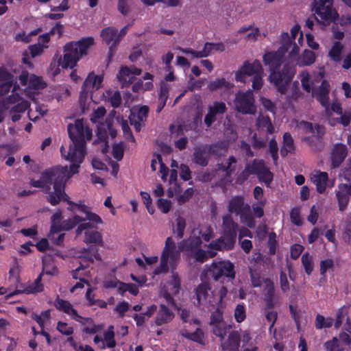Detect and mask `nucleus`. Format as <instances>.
<instances>
[{"label": "nucleus", "instance_id": "obj_1", "mask_svg": "<svg viewBox=\"0 0 351 351\" xmlns=\"http://www.w3.org/2000/svg\"><path fill=\"white\" fill-rule=\"evenodd\" d=\"M238 226L230 215L223 217L222 234L220 238L209 243L207 250L201 249L202 239L208 242L213 237V232L210 228L202 231L199 228H194L187 239H184L178 244L171 237H168L160 257V265L154 270V274L167 273L169 268L174 269L180 260L181 251L189 256H193L196 261L204 262L208 258L215 256L217 251L233 248L236 241Z\"/></svg>", "mask_w": 351, "mask_h": 351}, {"label": "nucleus", "instance_id": "obj_2", "mask_svg": "<svg viewBox=\"0 0 351 351\" xmlns=\"http://www.w3.org/2000/svg\"><path fill=\"white\" fill-rule=\"evenodd\" d=\"M281 46L276 52H268L263 56V60L265 66H268L270 70L269 80L274 84L278 92L282 94L287 93V87L295 73L293 66L285 65L282 71L277 72L282 62V58L286 52L291 58L296 56L303 45V34L300 32V26L295 25L290 33L284 32L280 35Z\"/></svg>", "mask_w": 351, "mask_h": 351}, {"label": "nucleus", "instance_id": "obj_3", "mask_svg": "<svg viewBox=\"0 0 351 351\" xmlns=\"http://www.w3.org/2000/svg\"><path fill=\"white\" fill-rule=\"evenodd\" d=\"M71 162L69 168L67 166H56L44 171V178H48L49 184H53V191L47 196V201L53 206L58 204L61 200L67 201L68 196L64 192L66 182L75 173L82 162L65 159Z\"/></svg>", "mask_w": 351, "mask_h": 351}, {"label": "nucleus", "instance_id": "obj_4", "mask_svg": "<svg viewBox=\"0 0 351 351\" xmlns=\"http://www.w3.org/2000/svg\"><path fill=\"white\" fill-rule=\"evenodd\" d=\"M69 137L72 141L68 151L62 146L60 152L64 159L83 162L85 156V143L92 136L91 130L84 125L82 119H77L67 127Z\"/></svg>", "mask_w": 351, "mask_h": 351}, {"label": "nucleus", "instance_id": "obj_5", "mask_svg": "<svg viewBox=\"0 0 351 351\" xmlns=\"http://www.w3.org/2000/svg\"><path fill=\"white\" fill-rule=\"evenodd\" d=\"M299 77L303 89L308 93L311 92L312 96L315 97L328 111L330 107V86L328 82L322 80V74L319 73L316 77H313L306 71H303L300 73Z\"/></svg>", "mask_w": 351, "mask_h": 351}, {"label": "nucleus", "instance_id": "obj_6", "mask_svg": "<svg viewBox=\"0 0 351 351\" xmlns=\"http://www.w3.org/2000/svg\"><path fill=\"white\" fill-rule=\"evenodd\" d=\"M94 43L92 37L82 38L77 42H71L64 47V56L61 60V66L64 69H73L77 62L84 55H86L88 49Z\"/></svg>", "mask_w": 351, "mask_h": 351}, {"label": "nucleus", "instance_id": "obj_7", "mask_svg": "<svg viewBox=\"0 0 351 351\" xmlns=\"http://www.w3.org/2000/svg\"><path fill=\"white\" fill-rule=\"evenodd\" d=\"M263 75L264 70L260 61L255 60L252 62L245 61L236 72L235 79L237 82L245 83L247 78L252 76V88L258 90L263 84Z\"/></svg>", "mask_w": 351, "mask_h": 351}, {"label": "nucleus", "instance_id": "obj_8", "mask_svg": "<svg viewBox=\"0 0 351 351\" xmlns=\"http://www.w3.org/2000/svg\"><path fill=\"white\" fill-rule=\"evenodd\" d=\"M70 206L69 210L75 211L76 209L85 214L84 217H81L79 215H74L73 217L62 221V230H69L74 228L77 224L84 222L86 220L92 222L93 223L101 224L103 223L101 218L97 214L92 213L89 207L84 204H75L67 199L66 201Z\"/></svg>", "mask_w": 351, "mask_h": 351}, {"label": "nucleus", "instance_id": "obj_9", "mask_svg": "<svg viewBox=\"0 0 351 351\" xmlns=\"http://www.w3.org/2000/svg\"><path fill=\"white\" fill-rule=\"evenodd\" d=\"M102 82L103 77L95 75L93 73H89L86 78L79 98L80 108L83 113L88 110L91 103V97L89 95V93L100 88L102 86Z\"/></svg>", "mask_w": 351, "mask_h": 351}, {"label": "nucleus", "instance_id": "obj_10", "mask_svg": "<svg viewBox=\"0 0 351 351\" xmlns=\"http://www.w3.org/2000/svg\"><path fill=\"white\" fill-rule=\"evenodd\" d=\"M311 10L321 20L326 22H334L339 16L333 8V0H314Z\"/></svg>", "mask_w": 351, "mask_h": 351}, {"label": "nucleus", "instance_id": "obj_11", "mask_svg": "<svg viewBox=\"0 0 351 351\" xmlns=\"http://www.w3.org/2000/svg\"><path fill=\"white\" fill-rule=\"evenodd\" d=\"M256 174L258 179L263 182L266 186H269L273 180V174L265 166L263 160H254L252 164L246 165L244 171L241 173L242 180H245L249 175Z\"/></svg>", "mask_w": 351, "mask_h": 351}, {"label": "nucleus", "instance_id": "obj_12", "mask_svg": "<svg viewBox=\"0 0 351 351\" xmlns=\"http://www.w3.org/2000/svg\"><path fill=\"white\" fill-rule=\"evenodd\" d=\"M19 81L23 86H27L25 88V93L29 97L33 99V95L46 86L45 82L40 77L34 74H29L27 71H22L20 74Z\"/></svg>", "mask_w": 351, "mask_h": 351}, {"label": "nucleus", "instance_id": "obj_13", "mask_svg": "<svg viewBox=\"0 0 351 351\" xmlns=\"http://www.w3.org/2000/svg\"><path fill=\"white\" fill-rule=\"evenodd\" d=\"M234 104L237 111L243 114H254L256 108L252 90L239 92L235 98Z\"/></svg>", "mask_w": 351, "mask_h": 351}, {"label": "nucleus", "instance_id": "obj_14", "mask_svg": "<svg viewBox=\"0 0 351 351\" xmlns=\"http://www.w3.org/2000/svg\"><path fill=\"white\" fill-rule=\"evenodd\" d=\"M209 272L215 280L222 276L232 278L234 277L233 264L226 261L213 262L209 268Z\"/></svg>", "mask_w": 351, "mask_h": 351}, {"label": "nucleus", "instance_id": "obj_15", "mask_svg": "<svg viewBox=\"0 0 351 351\" xmlns=\"http://www.w3.org/2000/svg\"><path fill=\"white\" fill-rule=\"evenodd\" d=\"M237 160L234 156H230L225 165H218L215 174L205 173L202 176L201 180L204 182L211 180L215 177L229 178L235 170Z\"/></svg>", "mask_w": 351, "mask_h": 351}, {"label": "nucleus", "instance_id": "obj_16", "mask_svg": "<svg viewBox=\"0 0 351 351\" xmlns=\"http://www.w3.org/2000/svg\"><path fill=\"white\" fill-rule=\"evenodd\" d=\"M54 306L58 310L71 316L76 322L82 324L91 322L90 318H85L79 315L77 311L69 301L60 299L58 296L55 300Z\"/></svg>", "mask_w": 351, "mask_h": 351}, {"label": "nucleus", "instance_id": "obj_17", "mask_svg": "<svg viewBox=\"0 0 351 351\" xmlns=\"http://www.w3.org/2000/svg\"><path fill=\"white\" fill-rule=\"evenodd\" d=\"M149 108L147 106L134 107L129 116L130 123L134 125L136 132L141 131L147 120Z\"/></svg>", "mask_w": 351, "mask_h": 351}, {"label": "nucleus", "instance_id": "obj_18", "mask_svg": "<svg viewBox=\"0 0 351 351\" xmlns=\"http://www.w3.org/2000/svg\"><path fill=\"white\" fill-rule=\"evenodd\" d=\"M101 37L103 43L109 47V57L110 58L121 41L118 30L112 27H106L101 32Z\"/></svg>", "mask_w": 351, "mask_h": 351}, {"label": "nucleus", "instance_id": "obj_19", "mask_svg": "<svg viewBox=\"0 0 351 351\" xmlns=\"http://www.w3.org/2000/svg\"><path fill=\"white\" fill-rule=\"evenodd\" d=\"M311 180L316 186L317 191L322 193L326 187L332 188L335 184V180H329L326 172L314 171L311 174Z\"/></svg>", "mask_w": 351, "mask_h": 351}, {"label": "nucleus", "instance_id": "obj_20", "mask_svg": "<svg viewBox=\"0 0 351 351\" xmlns=\"http://www.w3.org/2000/svg\"><path fill=\"white\" fill-rule=\"evenodd\" d=\"M93 224L90 221L82 223L77 226L75 232L79 235L85 231L84 241L86 243L99 244L101 242V236L97 230H91Z\"/></svg>", "mask_w": 351, "mask_h": 351}, {"label": "nucleus", "instance_id": "obj_21", "mask_svg": "<svg viewBox=\"0 0 351 351\" xmlns=\"http://www.w3.org/2000/svg\"><path fill=\"white\" fill-rule=\"evenodd\" d=\"M93 341L100 349L114 348L116 346L114 326H110L108 330L104 332L103 337L96 335L93 339Z\"/></svg>", "mask_w": 351, "mask_h": 351}, {"label": "nucleus", "instance_id": "obj_22", "mask_svg": "<svg viewBox=\"0 0 351 351\" xmlns=\"http://www.w3.org/2000/svg\"><path fill=\"white\" fill-rule=\"evenodd\" d=\"M263 300L267 308H273L276 304L274 282L268 278L263 280Z\"/></svg>", "mask_w": 351, "mask_h": 351}, {"label": "nucleus", "instance_id": "obj_23", "mask_svg": "<svg viewBox=\"0 0 351 351\" xmlns=\"http://www.w3.org/2000/svg\"><path fill=\"white\" fill-rule=\"evenodd\" d=\"M141 73V69H140L136 67L130 69L127 66H122L117 75V78L123 87L132 83L134 76L139 75Z\"/></svg>", "mask_w": 351, "mask_h": 351}, {"label": "nucleus", "instance_id": "obj_24", "mask_svg": "<svg viewBox=\"0 0 351 351\" xmlns=\"http://www.w3.org/2000/svg\"><path fill=\"white\" fill-rule=\"evenodd\" d=\"M226 110V106L223 102L215 101L208 107V112L204 118V123L210 127L217 118L222 115Z\"/></svg>", "mask_w": 351, "mask_h": 351}, {"label": "nucleus", "instance_id": "obj_25", "mask_svg": "<svg viewBox=\"0 0 351 351\" xmlns=\"http://www.w3.org/2000/svg\"><path fill=\"white\" fill-rule=\"evenodd\" d=\"M335 192L339 210L343 211L346 208L351 196V184H339Z\"/></svg>", "mask_w": 351, "mask_h": 351}, {"label": "nucleus", "instance_id": "obj_26", "mask_svg": "<svg viewBox=\"0 0 351 351\" xmlns=\"http://www.w3.org/2000/svg\"><path fill=\"white\" fill-rule=\"evenodd\" d=\"M173 312L165 304H160L157 308L154 322L157 326H162L171 322L174 318Z\"/></svg>", "mask_w": 351, "mask_h": 351}, {"label": "nucleus", "instance_id": "obj_27", "mask_svg": "<svg viewBox=\"0 0 351 351\" xmlns=\"http://www.w3.org/2000/svg\"><path fill=\"white\" fill-rule=\"evenodd\" d=\"M228 209L230 213L240 215L243 214V213H247L250 209V206L247 204H245L242 197L236 196L232 197L229 202Z\"/></svg>", "mask_w": 351, "mask_h": 351}, {"label": "nucleus", "instance_id": "obj_28", "mask_svg": "<svg viewBox=\"0 0 351 351\" xmlns=\"http://www.w3.org/2000/svg\"><path fill=\"white\" fill-rule=\"evenodd\" d=\"M347 155V149L346 145L342 144H336L331 152V166L336 168L340 165Z\"/></svg>", "mask_w": 351, "mask_h": 351}, {"label": "nucleus", "instance_id": "obj_29", "mask_svg": "<svg viewBox=\"0 0 351 351\" xmlns=\"http://www.w3.org/2000/svg\"><path fill=\"white\" fill-rule=\"evenodd\" d=\"M210 287L208 284L202 283L196 289L197 300L199 304H209L215 306V302L213 296L209 295Z\"/></svg>", "mask_w": 351, "mask_h": 351}, {"label": "nucleus", "instance_id": "obj_30", "mask_svg": "<svg viewBox=\"0 0 351 351\" xmlns=\"http://www.w3.org/2000/svg\"><path fill=\"white\" fill-rule=\"evenodd\" d=\"M240 335L237 331H232L226 340L221 341L224 351H238L240 346Z\"/></svg>", "mask_w": 351, "mask_h": 351}, {"label": "nucleus", "instance_id": "obj_31", "mask_svg": "<svg viewBox=\"0 0 351 351\" xmlns=\"http://www.w3.org/2000/svg\"><path fill=\"white\" fill-rule=\"evenodd\" d=\"M13 83V76L5 69H0V96L7 94Z\"/></svg>", "mask_w": 351, "mask_h": 351}, {"label": "nucleus", "instance_id": "obj_32", "mask_svg": "<svg viewBox=\"0 0 351 351\" xmlns=\"http://www.w3.org/2000/svg\"><path fill=\"white\" fill-rule=\"evenodd\" d=\"M43 273H41L37 278L34 280V282L27 287L23 291H15L12 293H10L7 295V297H11L14 295L19 294L20 293H25L27 294L30 293H35L40 292L43 290V285L41 283V278H42Z\"/></svg>", "mask_w": 351, "mask_h": 351}, {"label": "nucleus", "instance_id": "obj_33", "mask_svg": "<svg viewBox=\"0 0 351 351\" xmlns=\"http://www.w3.org/2000/svg\"><path fill=\"white\" fill-rule=\"evenodd\" d=\"M256 127L258 130L266 131L269 134L274 132V127L269 117L260 114L256 121Z\"/></svg>", "mask_w": 351, "mask_h": 351}, {"label": "nucleus", "instance_id": "obj_34", "mask_svg": "<svg viewBox=\"0 0 351 351\" xmlns=\"http://www.w3.org/2000/svg\"><path fill=\"white\" fill-rule=\"evenodd\" d=\"M315 53L308 49H305L302 53L297 58L296 64L299 66H309L315 62Z\"/></svg>", "mask_w": 351, "mask_h": 351}, {"label": "nucleus", "instance_id": "obj_35", "mask_svg": "<svg viewBox=\"0 0 351 351\" xmlns=\"http://www.w3.org/2000/svg\"><path fill=\"white\" fill-rule=\"evenodd\" d=\"M295 127L305 132L319 135L323 133V128L319 125L313 126L312 123L304 121H296Z\"/></svg>", "mask_w": 351, "mask_h": 351}, {"label": "nucleus", "instance_id": "obj_36", "mask_svg": "<svg viewBox=\"0 0 351 351\" xmlns=\"http://www.w3.org/2000/svg\"><path fill=\"white\" fill-rule=\"evenodd\" d=\"M182 337L200 344H204V334L202 329L197 328L194 332H189L186 329H182L180 332Z\"/></svg>", "mask_w": 351, "mask_h": 351}, {"label": "nucleus", "instance_id": "obj_37", "mask_svg": "<svg viewBox=\"0 0 351 351\" xmlns=\"http://www.w3.org/2000/svg\"><path fill=\"white\" fill-rule=\"evenodd\" d=\"M62 212L58 210L51 217L50 235L54 234L62 230Z\"/></svg>", "mask_w": 351, "mask_h": 351}, {"label": "nucleus", "instance_id": "obj_38", "mask_svg": "<svg viewBox=\"0 0 351 351\" xmlns=\"http://www.w3.org/2000/svg\"><path fill=\"white\" fill-rule=\"evenodd\" d=\"M105 100L110 104L113 108H117L121 103V97L119 91L106 90L104 94Z\"/></svg>", "mask_w": 351, "mask_h": 351}, {"label": "nucleus", "instance_id": "obj_39", "mask_svg": "<svg viewBox=\"0 0 351 351\" xmlns=\"http://www.w3.org/2000/svg\"><path fill=\"white\" fill-rule=\"evenodd\" d=\"M169 88L166 84H162L160 86V92L158 95V106L156 109V112L158 113L160 112L164 106L166 104V102L167 101L168 97H169Z\"/></svg>", "mask_w": 351, "mask_h": 351}, {"label": "nucleus", "instance_id": "obj_40", "mask_svg": "<svg viewBox=\"0 0 351 351\" xmlns=\"http://www.w3.org/2000/svg\"><path fill=\"white\" fill-rule=\"evenodd\" d=\"M226 49V47L222 43H206L203 48V54L204 57H208L213 51L222 52Z\"/></svg>", "mask_w": 351, "mask_h": 351}, {"label": "nucleus", "instance_id": "obj_41", "mask_svg": "<svg viewBox=\"0 0 351 351\" xmlns=\"http://www.w3.org/2000/svg\"><path fill=\"white\" fill-rule=\"evenodd\" d=\"M294 150L293 139L291 134L286 132L283 135V143L281 149V155L285 156L288 153H291Z\"/></svg>", "mask_w": 351, "mask_h": 351}, {"label": "nucleus", "instance_id": "obj_42", "mask_svg": "<svg viewBox=\"0 0 351 351\" xmlns=\"http://www.w3.org/2000/svg\"><path fill=\"white\" fill-rule=\"evenodd\" d=\"M343 49V45L340 42H335L328 51V56L335 62H339Z\"/></svg>", "mask_w": 351, "mask_h": 351}, {"label": "nucleus", "instance_id": "obj_43", "mask_svg": "<svg viewBox=\"0 0 351 351\" xmlns=\"http://www.w3.org/2000/svg\"><path fill=\"white\" fill-rule=\"evenodd\" d=\"M180 316L184 324H189L190 325L193 324L197 326L200 325V321L196 318H194L189 309L180 308Z\"/></svg>", "mask_w": 351, "mask_h": 351}, {"label": "nucleus", "instance_id": "obj_44", "mask_svg": "<svg viewBox=\"0 0 351 351\" xmlns=\"http://www.w3.org/2000/svg\"><path fill=\"white\" fill-rule=\"evenodd\" d=\"M194 160L196 163L206 166L208 163L207 149H197L194 152Z\"/></svg>", "mask_w": 351, "mask_h": 351}, {"label": "nucleus", "instance_id": "obj_45", "mask_svg": "<svg viewBox=\"0 0 351 351\" xmlns=\"http://www.w3.org/2000/svg\"><path fill=\"white\" fill-rule=\"evenodd\" d=\"M213 332L217 337L223 339L228 330V326L225 322L210 324Z\"/></svg>", "mask_w": 351, "mask_h": 351}, {"label": "nucleus", "instance_id": "obj_46", "mask_svg": "<svg viewBox=\"0 0 351 351\" xmlns=\"http://www.w3.org/2000/svg\"><path fill=\"white\" fill-rule=\"evenodd\" d=\"M234 317L237 323L243 322L246 318V308L243 304L237 305L234 311Z\"/></svg>", "mask_w": 351, "mask_h": 351}, {"label": "nucleus", "instance_id": "obj_47", "mask_svg": "<svg viewBox=\"0 0 351 351\" xmlns=\"http://www.w3.org/2000/svg\"><path fill=\"white\" fill-rule=\"evenodd\" d=\"M333 319L328 317L325 318L322 315H317L315 319V327L317 329H322L323 328H330L332 326Z\"/></svg>", "mask_w": 351, "mask_h": 351}, {"label": "nucleus", "instance_id": "obj_48", "mask_svg": "<svg viewBox=\"0 0 351 351\" xmlns=\"http://www.w3.org/2000/svg\"><path fill=\"white\" fill-rule=\"evenodd\" d=\"M186 228V220L182 217H178L176 219V229L174 233L177 235L179 239H181L184 236V230Z\"/></svg>", "mask_w": 351, "mask_h": 351}, {"label": "nucleus", "instance_id": "obj_49", "mask_svg": "<svg viewBox=\"0 0 351 351\" xmlns=\"http://www.w3.org/2000/svg\"><path fill=\"white\" fill-rule=\"evenodd\" d=\"M302 263L304 267L305 272L307 274H311L313 270V257L308 253H305L302 255Z\"/></svg>", "mask_w": 351, "mask_h": 351}, {"label": "nucleus", "instance_id": "obj_50", "mask_svg": "<svg viewBox=\"0 0 351 351\" xmlns=\"http://www.w3.org/2000/svg\"><path fill=\"white\" fill-rule=\"evenodd\" d=\"M31 185L34 187L42 188L44 191H48L50 189V184L48 178H44V172L38 180H32Z\"/></svg>", "mask_w": 351, "mask_h": 351}, {"label": "nucleus", "instance_id": "obj_51", "mask_svg": "<svg viewBox=\"0 0 351 351\" xmlns=\"http://www.w3.org/2000/svg\"><path fill=\"white\" fill-rule=\"evenodd\" d=\"M50 311L49 310L42 312L40 315H33L32 318L43 328L45 324L49 320Z\"/></svg>", "mask_w": 351, "mask_h": 351}, {"label": "nucleus", "instance_id": "obj_52", "mask_svg": "<svg viewBox=\"0 0 351 351\" xmlns=\"http://www.w3.org/2000/svg\"><path fill=\"white\" fill-rule=\"evenodd\" d=\"M230 87L231 85L223 78L217 79L208 85V88L211 91H214L222 88H229Z\"/></svg>", "mask_w": 351, "mask_h": 351}, {"label": "nucleus", "instance_id": "obj_53", "mask_svg": "<svg viewBox=\"0 0 351 351\" xmlns=\"http://www.w3.org/2000/svg\"><path fill=\"white\" fill-rule=\"evenodd\" d=\"M326 351H342L343 348L339 343L337 338L334 337L332 340L327 341L324 343Z\"/></svg>", "mask_w": 351, "mask_h": 351}, {"label": "nucleus", "instance_id": "obj_54", "mask_svg": "<svg viewBox=\"0 0 351 351\" xmlns=\"http://www.w3.org/2000/svg\"><path fill=\"white\" fill-rule=\"evenodd\" d=\"M19 271L20 269L17 263H15L9 271V280L14 284L19 282Z\"/></svg>", "mask_w": 351, "mask_h": 351}, {"label": "nucleus", "instance_id": "obj_55", "mask_svg": "<svg viewBox=\"0 0 351 351\" xmlns=\"http://www.w3.org/2000/svg\"><path fill=\"white\" fill-rule=\"evenodd\" d=\"M120 124L121 126V129L123 132L124 136L126 139L134 142V138L132 136L130 127L128 125V121L126 120L121 119L120 121Z\"/></svg>", "mask_w": 351, "mask_h": 351}, {"label": "nucleus", "instance_id": "obj_56", "mask_svg": "<svg viewBox=\"0 0 351 351\" xmlns=\"http://www.w3.org/2000/svg\"><path fill=\"white\" fill-rule=\"evenodd\" d=\"M57 330L62 335H71L73 332V327L65 322H59L57 324Z\"/></svg>", "mask_w": 351, "mask_h": 351}, {"label": "nucleus", "instance_id": "obj_57", "mask_svg": "<svg viewBox=\"0 0 351 351\" xmlns=\"http://www.w3.org/2000/svg\"><path fill=\"white\" fill-rule=\"evenodd\" d=\"M265 201H260L252 205L253 214L255 217L261 218L264 215Z\"/></svg>", "mask_w": 351, "mask_h": 351}, {"label": "nucleus", "instance_id": "obj_58", "mask_svg": "<svg viewBox=\"0 0 351 351\" xmlns=\"http://www.w3.org/2000/svg\"><path fill=\"white\" fill-rule=\"evenodd\" d=\"M47 47H48L47 45H43L40 43H37L34 45H31L29 47V49H30V53H31L32 57L34 58L37 56L40 55L43 53L44 49H46Z\"/></svg>", "mask_w": 351, "mask_h": 351}, {"label": "nucleus", "instance_id": "obj_59", "mask_svg": "<svg viewBox=\"0 0 351 351\" xmlns=\"http://www.w3.org/2000/svg\"><path fill=\"white\" fill-rule=\"evenodd\" d=\"M266 319L271 323L269 326V331L271 332L272 328H274V324L277 319V312L272 310V308H267L265 314Z\"/></svg>", "mask_w": 351, "mask_h": 351}, {"label": "nucleus", "instance_id": "obj_60", "mask_svg": "<svg viewBox=\"0 0 351 351\" xmlns=\"http://www.w3.org/2000/svg\"><path fill=\"white\" fill-rule=\"evenodd\" d=\"M158 208L163 213H167L169 212L171 206L170 201L165 199H158L156 202Z\"/></svg>", "mask_w": 351, "mask_h": 351}, {"label": "nucleus", "instance_id": "obj_61", "mask_svg": "<svg viewBox=\"0 0 351 351\" xmlns=\"http://www.w3.org/2000/svg\"><path fill=\"white\" fill-rule=\"evenodd\" d=\"M140 194H141V198L143 199V202L144 204L145 205L148 212L150 214H153L154 212V209L153 208V207L152 206V199H151L149 194L146 192H143V191H141Z\"/></svg>", "mask_w": 351, "mask_h": 351}, {"label": "nucleus", "instance_id": "obj_62", "mask_svg": "<svg viewBox=\"0 0 351 351\" xmlns=\"http://www.w3.org/2000/svg\"><path fill=\"white\" fill-rule=\"evenodd\" d=\"M36 34V32H32L31 33L26 34L25 32H21L16 34L15 39L16 41L23 42L25 43H27L31 40V36H35Z\"/></svg>", "mask_w": 351, "mask_h": 351}, {"label": "nucleus", "instance_id": "obj_63", "mask_svg": "<svg viewBox=\"0 0 351 351\" xmlns=\"http://www.w3.org/2000/svg\"><path fill=\"white\" fill-rule=\"evenodd\" d=\"M240 218L241 222L246 224L249 228H253L255 227L256 221L250 215L243 213V214L240 215Z\"/></svg>", "mask_w": 351, "mask_h": 351}, {"label": "nucleus", "instance_id": "obj_64", "mask_svg": "<svg viewBox=\"0 0 351 351\" xmlns=\"http://www.w3.org/2000/svg\"><path fill=\"white\" fill-rule=\"evenodd\" d=\"M106 112V109L104 107H102V106L98 107L94 111L93 116L90 118V120L93 123L99 122L100 121V119H102L103 117L105 115Z\"/></svg>", "mask_w": 351, "mask_h": 351}]
</instances>
